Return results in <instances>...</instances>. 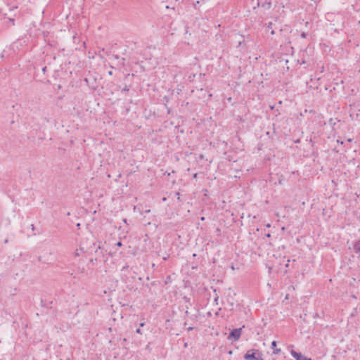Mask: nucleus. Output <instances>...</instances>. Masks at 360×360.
Instances as JSON below:
<instances>
[{"label": "nucleus", "mask_w": 360, "mask_h": 360, "mask_svg": "<svg viewBox=\"0 0 360 360\" xmlns=\"http://www.w3.org/2000/svg\"><path fill=\"white\" fill-rule=\"evenodd\" d=\"M41 304L43 307L51 308L50 305L52 304V302H47L46 300L41 299Z\"/></svg>", "instance_id": "1a4fd4ad"}, {"label": "nucleus", "mask_w": 360, "mask_h": 360, "mask_svg": "<svg viewBox=\"0 0 360 360\" xmlns=\"http://www.w3.org/2000/svg\"><path fill=\"white\" fill-rule=\"evenodd\" d=\"M255 0H252V1H254Z\"/></svg>", "instance_id": "f704fd0d"}, {"label": "nucleus", "mask_w": 360, "mask_h": 360, "mask_svg": "<svg viewBox=\"0 0 360 360\" xmlns=\"http://www.w3.org/2000/svg\"><path fill=\"white\" fill-rule=\"evenodd\" d=\"M123 221H124V223H127V219H123Z\"/></svg>", "instance_id": "c85d7f7f"}, {"label": "nucleus", "mask_w": 360, "mask_h": 360, "mask_svg": "<svg viewBox=\"0 0 360 360\" xmlns=\"http://www.w3.org/2000/svg\"><path fill=\"white\" fill-rule=\"evenodd\" d=\"M271 347L274 350L273 353L274 354H278L279 352H281V349L276 348V342L275 340L272 341Z\"/></svg>", "instance_id": "6e6552de"}, {"label": "nucleus", "mask_w": 360, "mask_h": 360, "mask_svg": "<svg viewBox=\"0 0 360 360\" xmlns=\"http://www.w3.org/2000/svg\"><path fill=\"white\" fill-rule=\"evenodd\" d=\"M300 36H301L302 38L305 39L307 37V34L306 32H302L301 33Z\"/></svg>", "instance_id": "f8f14e48"}, {"label": "nucleus", "mask_w": 360, "mask_h": 360, "mask_svg": "<svg viewBox=\"0 0 360 360\" xmlns=\"http://www.w3.org/2000/svg\"><path fill=\"white\" fill-rule=\"evenodd\" d=\"M217 232H218V233L220 232V229L219 228L217 229Z\"/></svg>", "instance_id": "cd10ccee"}, {"label": "nucleus", "mask_w": 360, "mask_h": 360, "mask_svg": "<svg viewBox=\"0 0 360 360\" xmlns=\"http://www.w3.org/2000/svg\"><path fill=\"white\" fill-rule=\"evenodd\" d=\"M129 77H130V74L127 75V78H128Z\"/></svg>", "instance_id": "2f4dec72"}, {"label": "nucleus", "mask_w": 360, "mask_h": 360, "mask_svg": "<svg viewBox=\"0 0 360 360\" xmlns=\"http://www.w3.org/2000/svg\"><path fill=\"white\" fill-rule=\"evenodd\" d=\"M193 330V328H192V327H189V328H188V330Z\"/></svg>", "instance_id": "a878e982"}, {"label": "nucleus", "mask_w": 360, "mask_h": 360, "mask_svg": "<svg viewBox=\"0 0 360 360\" xmlns=\"http://www.w3.org/2000/svg\"><path fill=\"white\" fill-rule=\"evenodd\" d=\"M112 57L114 59H115V60H120V56H118L117 54H113V55L112 56Z\"/></svg>", "instance_id": "ddd939ff"}, {"label": "nucleus", "mask_w": 360, "mask_h": 360, "mask_svg": "<svg viewBox=\"0 0 360 360\" xmlns=\"http://www.w3.org/2000/svg\"><path fill=\"white\" fill-rule=\"evenodd\" d=\"M290 354L296 360H312L311 358L307 357L301 352H297L293 349L291 350Z\"/></svg>", "instance_id": "39448f33"}, {"label": "nucleus", "mask_w": 360, "mask_h": 360, "mask_svg": "<svg viewBox=\"0 0 360 360\" xmlns=\"http://www.w3.org/2000/svg\"><path fill=\"white\" fill-rule=\"evenodd\" d=\"M309 113L315 114V111L314 110H310L309 111Z\"/></svg>", "instance_id": "6ab92c4d"}, {"label": "nucleus", "mask_w": 360, "mask_h": 360, "mask_svg": "<svg viewBox=\"0 0 360 360\" xmlns=\"http://www.w3.org/2000/svg\"><path fill=\"white\" fill-rule=\"evenodd\" d=\"M199 4H200V1H197L196 3L194 4V8H196V6H198Z\"/></svg>", "instance_id": "f3484780"}, {"label": "nucleus", "mask_w": 360, "mask_h": 360, "mask_svg": "<svg viewBox=\"0 0 360 360\" xmlns=\"http://www.w3.org/2000/svg\"><path fill=\"white\" fill-rule=\"evenodd\" d=\"M90 244L92 245L88 247V240L82 239L80 243L79 248L77 249L75 252V256L79 257L82 253L91 254L94 252L98 255V257L95 258V260H97L98 257H103L104 255L102 251L103 248L100 245V242L98 245H96V243L93 241L90 242Z\"/></svg>", "instance_id": "f257e3e1"}, {"label": "nucleus", "mask_w": 360, "mask_h": 360, "mask_svg": "<svg viewBox=\"0 0 360 360\" xmlns=\"http://www.w3.org/2000/svg\"><path fill=\"white\" fill-rule=\"evenodd\" d=\"M115 245L117 247H121L122 245V243L121 241H118L116 243Z\"/></svg>", "instance_id": "4468645a"}, {"label": "nucleus", "mask_w": 360, "mask_h": 360, "mask_svg": "<svg viewBox=\"0 0 360 360\" xmlns=\"http://www.w3.org/2000/svg\"><path fill=\"white\" fill-rule=\"evenodd\" d=\"M242 333V328H234L229 334L228 339L236 341L240 339Z\"/></svg>", "instance_id": "20e7f679"}, {"label": "nucleus", "mask_w": 360, "mask_h": 360, "mask_svg": "<svg viewBox=\"0 0 360 360\" xmlns=\"http://www.w3.org/2000/svg\"><path fill=\"white\" fill-rule=\"evenodd\" d=\"M90 262H91V263H93V262H94L93 259H90Z\"/></svg>", "instance_id": "7c9ffc66"}, {"label": "nucleus", "mask_w": 360, "mask_h": 360, "mask_svg": "<svg viewBox=\"0 0 360 360\" xmlns=\"http://www.w3.org/2000/svg\"><path fill=\"white\" fill-rule=\"evenodd\" d=\"M265 25H266L265 32H270V34L271 35H274L275 34V31L273 29V23L270 22L266 24Z\"/></svg>", "instance_id": "0eeeda50"}, {"label": "nucleus", "mask_w": 360, "mask_h": 360, "mask_svg": "<svg viewBox=\"0 0 360 360\" xmlns=\"http://www.w3.org/2000/svg\"><path fill=\"white\" fill-rule=\"evenodd\" d=\"M122 90H124V91L129 90V88H127V86H125Z\"/></svg>", "instance_id": "5701e85b"}, {"label": "nucleus", "mask_w": 360, "mask_h": 360, "mask_svg": "<svg viewBox=\"0 0 360 360\" xmlns=\"http://www.w3.org/2000/svg\"><path fill=\"white\" fill-rule=\"evenodd\" d=\"M108 74H109L110 75H112V71H109V72H108Z\"/></svg>", "instance_id": "393cba45"}, {"label": "nucleus", "mask_w": 360, "mask_h": 360, "mask_svg": "<svg viewBox=\"0 0 360 360\" xmlns=\"http://www.w3.org/2000/svg\"><path fill=\"white\" fill-rule=\"evenodd\" d=\"M271 0H256V6L253 7V9H255L256 8L261 7L264 8V10H270L271 8Z\"/></svg>", "instance_id": "7ed1b4c3"}, {"label": "nucleus", "mask_w": 360, "mask_h": 360, "mask_svg": "<svg viewBox=\"0 0 360 360\" xmlns=\"http://www.w3.org/2000/svg\"><path fill=\"white\" fill-rule=\"evenodd\" d=\"M199 4H200V1H197L196 3L194 4V8H196V6H198Z\"/></svg>", "instance_id": "a211bd4d"}, {"label": "nucleus", "mask_w": 360, "mask_h": 360, "mask_svg": "<svg viewBox=\"0 0 360 360\" xmlns=\"http://www.w3.org/2000/svg\"><path fill=\"white\" fill-rule=\"evenodd\" d=\"M200 219H201L202 221H204V220H205V217H202L200 218Z\"/></svg>", "instance_id": "bb28decb"}, {"label": "nucleus", "mask_w": 360, "mask_h": 360, "mask_svg": "<svg viewBox=\"0 0 360 360\" xmlns=\"http://www.w3.org/2000/svg\"><path fill=\"white\" fill-rule=\"evenodd\" d=\"M32 229L34 230V225L32 224Z\"/></svg>", "instance_id": "c756f323"}, {"label": "nucleus", "mask_w": 360, "mask_h": 360, "mask_svg": "<svg viewBox=\"0 0 360 360\" xmlns=\"http://www.w3.org/2000/svg\"><path fill=\"white\" fill-rule=\"evenodd\" d=\"M353 250L360 257V239L354 243Z\"/></svg>", "instance_id": "423d86ee"}, {"label": "nucleus", "mask_w": 360, "mask_h": 360, "mask_svg": "<svg viewBox=\"0 0 360 360\" xmlns=\"http://www.w3.org/2000/svg\"><path fill=\"white\" fill-rule=\"evenodd\" d=\"M136 332L139 334H142L141 330L140 328L136 329Z\"/></svg>", "instance_id": "dca6fc26"}, {"label": "nucleus", "mask_w": 360, "mask_h": 360, "mask_svg": "<svg viewBox=\"0 0 360 360\" xmlns=\"http://www.w3.org/2000/svg\"><path fill=\"white\" fill-rule=\"evenodd\" d=\"M127 268H128V266H123L122 271L127 269Z\"/></svg>", "instance_id": "4be33fe9"}, {"label": "nucleus", "mask_w": 360, "mask_h": 360, "mask_svg": "<svg viewBox=\"0 0 360 360\" xmlns=\"http://www.w3.org/2000/svg\"><path fill=\"white\" fill-rule=\"evenodd\" d=\"M272 360H276V359L274 358V359H272Z\"/></svg>", "instance_id": "72a5a7b5"}, {"label": "nucleus", "mask_w": 360, "mask_h": 360, "mask_svg": "<svg viewBox=\"0 0 360 360\" xmlns=\"http://www.w3.org/2000/svg\"><path fill=\"white\" fill-rule=\"evenodd\" d=\"M145 326V322H142L140 323V327H143Z\"/></svg>", "instance_id": "aec40b11"}, {"label": "nucleus", "mask_w": 360, "mask_h": 360, "mask_svg": "<svg viewBox=\"0 0 360 360\" xmlns=\"http://www.w3.org/2000/svg\"><path fill=\"white\" fill-rule=\"evenodd\" d=\"M308 112L307 110H304V112H300V116H304L305 113Z\"/></svg>", "instance_id": "2eb2a0df"}, {"label": "nucleus", "mask_w": 360, "mask_h": 360, "mask_svg": "<svg viewBox=\"0 0 360 360\" xmlns=\"http://www.w3.org/2000/svg\"><path fill=\"white\" fill-rule=\"evenodd\" d=\"M162 200H163V201H165V200H166V198H164L162 199Z\"/></svg>", "instance_id": "473e14b6"}, {"label": "nucleus", "mask_w": 360, "mask_h": 360, "mask_svg": "<svg viewBox=\"0 0 360 360\" xmlns=\"http://www.w3.org/2000/svg\"><path fill=\"white\" fill-rule=\"evenodd\" d=\"M125 65V58H120L117 64V66L119 67V68H123L124 67Z\"/></svg>", "instance_id": "9d476101"}, {"label": "nucleus", "mask_w": 360, "mask_h": 360, "mask_svg": "<svg viewBox=\"0 0 360 360\" xmlns=\"http://www.w3.org/2000/svg\"><path fill=\"white\" fill-rule=\"evenodd\" d=\"M245 360H264L262 353L258 349H249L244 355Z\"/></svg>", "instance_id": "f03ea898"}, {"label": "nucleus", "mask_w": 360, "mask_h": 360, "mask_svg": "<svg viewBox=\"0 0 360 360\" xmlns=\"http://www.w3.org/2000/svg\"><path fill=\"white\" fill-rule=\"evenodd\" d=\"M266 236L267 238H269V237L271 236V234H270V233H267V234H266Z\"/></svg>", "instance_id": "b1692460"}, {"label": "nucleus", "mask_w": 360, "mask_h": 360, "mask_svg": "<svg viewBox=\"0 0 360 360\" xmlns=\"http://www.w3.org/2000/svg\"><path fill=\"white\" fill-rule=\"evenodd\" d=\"M46 68H47L46 67H44V68H42V71H43L44 72H46Z\"/></svg>", "instance_id": "412c9836"}, {"label": "nucleus", "mask_w": 360, "mask_h": 360, "mask_svg": "<svg viewBox=\"0 0 360 360\" xmlns=\"http://www.w3.org/2000/svg\"><path fill=\"white\" fill-rule=\"evenodd\" d=\"M175 196L176 197V199L178 201L181 202V194L179 192L175 193Z\"/></svg>", "instance_id": "9b49d317"}]
</instances>
